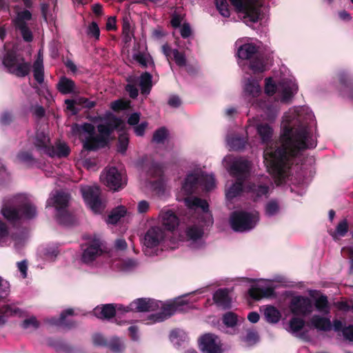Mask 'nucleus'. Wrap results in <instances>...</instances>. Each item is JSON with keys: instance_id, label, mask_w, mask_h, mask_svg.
<instances>
[{"instance_id": "1", "label": "nucleus", "mask_w": 353, "mask_h": 353, "mask_svg": "<svg viewBox=\"0 0 353 353\" xmlns=\"http://www.w3.org/2000/svg\"><path fill=\"white\" fill-rule=\"evenodd\" d=\"M314 115L308 107H297L286 112L281 123L280 145L271 142L273 129L267 123H259L253 118L249 119L246 132L255 126L261 143L267 146L263 152L267 170L277 185L285 183L290 176L293 157L301 151L316 145L314 135Z\"/></svg>"}, {"instance_id": "2", "label": "nucleus", "mask_w": 353, "mask_h": 353, "mask_svg": "<svg viewBox=\"0 0 353 353\" xmlns=\"http://www.w3.org/2000/svg\"><path fill=\"white\" fill-rule=\"evenodd\" d=\"M223 163L230 173L237 179V181L225 190L228 200L233 199L243 192L250 194L254 199L266 196L269 193L270 182L267 177H262L253 183H243V179L248 176L250 168L248 160L228 155L223 159Z\"/></svg>"}, {"instance_id": "3", "label": "nucleus", "mask_w": 353, "mask_h": 353, "mask_svg": "<svg viewBox=\"0 0 353 353\" xmlns=\"http://www.w3.org/2000/svg\"><path fill=\"white\" fill-rule=\"evenodd\" d=\"M183 200L185 205L197 214V223L188 226L184 232L179 234V240L187 243L190 247L197 248L203 245L205 228L213 224L212 215L205 200L190 196Z\"/></svg>"}, {"instance_id": "4", "label": "nucleus", "mask_w": 353, "mask_h": 353, "mask_svg": "<svg viewBox=\"0 0 353 353\" xmlns=\"http://www.w3.org/2000/svg\"><path fill=\"white\" fill-rule=\"evenodd\" d=\"M192 308L191 304L185 296L176 299L172 303L165 305L161 301L154 299L141 298L130 303L128 306H119V310L128 312H154L161 310V312L151 315L153 323L163 321L176 312H186Z\"/></svg>"}, {"instance_id": "5", "label": "nucleus", "mask_w": 353, "mask_h": 353, "mask_svg": "<svg viewBox=\"0 0 353 353\" xmlns=\"http://www.w3.org/2000/svg\"><path fill=\"white\" fill-rule=\"evenodd\" d=\"M1 212L8 221L15 222L35 217L37 209L27 194H18L4 201Z\"/></svg>"}, {"instance_id": "6", "label": "nucleus", "mask_w": 353, "mask_h": 353, "mask_svg": "<svg viewBox=\"0 0 353 353\" xmlns=\"http://www.w3.org/2000/svg\"><path fill=\"white\" fill-rule=\"evenodd\" d=\"M262 93L259 81L252 77L247 78L243 85V94L246 102L250 106L262 110L268 121H273L277 116L279 107L262 99H259Z\"/></svg>"}, {"instance_id": "7", "label": "nucleus", "mask_w": 353, "mask_h": 353, "mask_svg": "<svg viewBox=\"0 0 353 353\" xmlns=\"http://www.w3.org/2000/svg\"><path fill=\"white\" fill-rule=\"evenodd\" d=\"M72 130L74 134L79 135L84 148L96 150L105 145L112 129L109 125L100 124L98 125V136H94V127L90 123L77 124L72 126Z\"/></svg>"}, {"instance_id": "8", "label": "nucleus", "mask_w": 353, "mask_h": 353, "mask_svg": "<svg viewBox=\"0 0 353 353\" xmlns=\"http://www.w3.org/2000/svg\"><path fill=\"white\" fill-rule=\"evenodd\" d=\"M250 39H241L236 41L237 56L241 60H250V68L254 72H262L267 70V63L263 58L256 54L258 47L250 42Z\"/></svg>"}, {"instance_id": "9", "label": "nucleus", "mask_w": 353, "mask_h": 353, "mask_svg": "<svg viewBox=\"0 0 353 353\" xmlns=\"http://www.w3.org/2000/svg\"><path fill=\"white\" fill-rule=\"evenodd\" d=\"M298 85L292 79H282L276 83L271 77L265 80V92L268 96L277 94L279 100L283 103L288 102L296 93Z\"/></svg>"}, {"instance_id": "10", "label": "nucleus", "mask_w": 353, "mask_h": 353, "mask_svg": "<svg viewBox=\"0 0 353 353\" xmlns=\"http://www.w3.org/2000/svg\"><path fill=\"white\" fill-rule=\"evenodd\" d=\"M199 185H201L207 191L211 190L216 186L213 174H205L201 168L188 172L183 184L181 190L185 194L190 195L194 193Z\"/></svg>"}, {"instance_id": "11", "label": "nucleus", "mask_w": 353, "mask_h": 353, "mask_svg": "<svg viewBox=\"0 0 353 353\" xmlns=\"http://www.w3.org/2000/svg\"><path fill=\"white\" fill-rule=\"evenodd\" d=\"M259 221V213L256 210H236L230 216V225L235 232H246L254 229Z\"/></svg>"}, {"instance_id": "12", "label": "nucleus", "mask_w": 353, "mask_h": 353, "mask_svg": "<svg viewBox=\"0 0 353 353\" xmlns=\"http://www.w3.org/2000/svg\"><path fill=\"white\" fill-rule=\"evenodd\" d=\"M34 145L41 153L51 157H65L70 153V149L65 143L59 142L55 146L52 145L49 137L43 131L37 132Z\"/></svg>"}, {"instance_id": "13", "label": "nucleus", "mask_w": 353, "mask_h": 353, "mask_svg": "<svg viewBox=\"0 0 353 353\" xmlns=\"http://www.w3.org/2000/svg\"><path fill=\"white\" fill-rule=\"evenodd\" d=\"M244 23L247 25L257 22L261 17L260 0H230Z\"/></svg>"}, {"instance_id": "14", "label": "nucleus", "mask_w": 353, "mask_h": 353, "mask_svg": "<svg viewBox=\"0 0 353 353\" xmlns=\"http://www.w3.org/2000/svg\"><path fill=\"white\" fill-rule=\"evenodd\" d=\"M70 196L62 191H54L50 194L47 201V206L54 207L57 212V219L61 224L70 223V214L66 210Z\"/></svg>"}, {"instance_id": "15", "label": "nucleus", "mask_w": 353, "mask_h": 353, "mask_svg": "<svg viewBox=\"0 0 353 353\" xmlns=\"http://www.w3.org/2000/svg\"><path fill=\"white\" fill-rule=\"evenodd\" d=\"M3 63L10 72L17 77H25L30 70V63L25 61L23 58L17 55L14 51L6 52L3 59Z\"/></svg>"}, {"instance_id": "16", "label": "nucleus", "mask_w": 353, "mask_h": 353, "mask_svg": "<svg viewBox=\"0 0 353 353\" xmlns=\"http://www.w3.org/2000/svg\"><path fill=\"white\" fill-rule=\"evenodd\" d=\"M165 232L159 226L150 228L143 238V251L147 256L157 254L158 247L163 241Z\"/></svg>"}, {"instance_id": "17", "label": "nucleus", "mask_w": 353, "mask_h": 353, "mask_svg": "<svg viewBox=\"0 0 353 353\" xmlns=\"http://www.w3.org/2000/svg\"><path fill=\"white\" fill-rule=\"evenodd\" d=\"M81 192L86 205L94 214H100L105 204L100 198V189L97 185H81Z\"/></svg>"}, {"instance_id": "18", "label": "nucleus", "mask_w": 353, "mask_h": 353, "mask_svg": "<svg viewBox=\"0 0 353 353\" xmlns=\"http://www.w3.org/2000/svg\"><path fill=\"white\" fill-rule=\"evenodd\" d=\"M101 180L107 187L114 191L123 188L126 184L125 176L114 167L105 170L101 175Z\"/></svg>"}, {"instance_id": "19", "label": "nucleus", "mask_w": 353, "mask_h": 353, "mask_svg": "<svg viewBox=\"0 0 353 353\" xmlns=\"http://www.w3.org/2000/svg\"><path fill=\"white\" fill-rule=\"evenodd\" d=\"M81 261L82 263L90 265L102 253L101 243L99 239L93 238L85 245H82Z\"/></svg>"}, {"instance_id": "20", "label": "nucleus", "mask_w": 353, "mask_h": 353, "mask_svg": "<svg viewBox=\"0 0 353 353\" xmlns=\"http://www.w3.org/2000/svg\"><path fill=\"white\" fill-rule=\"evenodd\" d=\"M289 307L294 315L307 316L313 312V301L307 296H295L291 299Z\"/></svg>"}, {"instance_id": "21", "label": "nucleus", "mask_w": 353, "mask_h": 353, "mask_svg": "<svg viewBox=\"0 0 353 353\" xmlns=\"http://www.w3.org/2000/svg\"><path fill=\"white\" fill-rule=\"evenodd\" d=\"M32 19V14L28 10H23L17 12L13 23L16 29L19 30L26 41L32 40V34L28 26V21Z\"/></svg>"}, {"instance_id": "22", "label": "nucleus", "mask_w": 353, "mask_h": 353, "mask_svg": "<svg viewBox=\"0 0 353 353\" xmlns=\"http://www.w3.org/2000/svg\"><path fill=\"white\" fill-rule=\"evenodd\" d=\"M199 346L203 353H222L221 343L213 334H205L199 339Z\"/></svg>"}, {"instance_id": "23", "label": "nucleus", "mask_w": 353, "mask_h": 353, "mask_svg": "<svg viewBox=\"0 0 353 353\" xmlns=\"http://www.w3.org/2000/svg\"><path fill=\"white\" fill-rule=\"evenodd\" d=\"M122 305L105 304L102 306H97L94 309V314L99 319H108L115 314L125 313L123 310H119L118 307Z\"/></svg>"}, {"instance_id": "24", "label": "nucleus", "mask_w": 353, "mask_h": 353, "mask_svg": "<svg viewBox=\"0 0 353 353\" xmlns=\"http://www.w3.org/2000/svg\"><path fill=\"white\" fill-rule=\"evenodd\" d=\"M159 221L168 230H174L179 223L174 212L169 209H163L159 213Z\"/></svg>"}, {"instance_id": "25", "label": "nucleus", "mask_w": 353, "mask_h": 353, "mask_svg": "<svg viewBox=\"0 0 353 353\" xmlns=\"http://www.w3.org/2000/svg\"><path fill=\"white\" fill-rule=\"evenodd\" d=\"M162 51L167 59H173L179 67L186 65V57L184 53L179 52L176 49H172L168 44L162 46Z\"/></svg>"}, {"instance_id": "26", "label": "nucleus", "mask_w": 353, "mask_h": 353, "mask_svg": "<svg viewBox=\"0 0 353 353\" xmlns=\"http://www.w3.org/2000/svg\"><path fill=\"white\" fill-rule=\"evenodd\" d=\"M249 295L254 300L271 297L274 295V288L270 286H262L260 284L252 285L249 290Z\"/></svg>"}, {"instance_id": "27", "label": "nucleus", "mask_w": 353, "mask_h": 353, "mask_svg": "<svg viewBox=\"0 0 353 353\" xmlns=\"http://www.w3.org/2000/svg\"><path fill=\"white\" fill-rule=\"evenodd\" d=\"M213 300L218 307L223 309L230 307L232 303L230 291L225 288L216 290L213 295Z\"/></svg>"}, {"instance_id": "28", "label": "nucleus", "mask_w": 353, "mask_h": 353, "mask_svg": "<svg viewBox=\"0 0 353 353\" xmlns=\"http://www.w3.org/2000/svg\"><path fill=\"white\" fill-rule=\"evenodd\" d=\"M310 323L314 328L321 331H329L332 329L330 318L314 314L310 320Z\"/></svg>"}, {"instance_id": "29", "label": "nucleus", "mask_w": 353, "mask_h": 353, "mask_svg": "<svg viewBox=\"0 0 353 353\" xmlns=\"http://www.w3.org/2000/svg\"><path fill=\"white\" fill-rule=\"evenodd\" d=\"M311 296L314 297V303L315 308L317 311L322 313L323 314H328L330 311V307L327 300V297L323 294H319L314 296L312 292H310Z\"/></svg>"}, {"instance_id": "30", "label": "nucleus", "mask_w": 353, "mask_h": 353, "mask_svg": "<svg viewBox=\"0 0 353 353\" xmlns=\"http://www.w3.org/2000/svg\"><path fill=\"white\" fill-rule=\"evenodd\" d=\"M23 312L14 305H6L0 309V325L3 324L6 319L12 316H22Z\"/></svg>"}, {"instance_id": "31", "label": "nucleus", "mask_w": 353, "mask_h": 353, "mask_svg": "<svg viewBox=\"0 0 353 353\" xmlns=\"http://www.w3.org/2000/svg\"><path fill=\"white\" fill-rule=\"evenodd\" d=\"M263 311L266 321L270 323H277L281 318V312L272 305L264 306Z\"/></svg>"}, {"instance_id": "32", "label": "nucleus", "mask_w": 353, "mask_h": 353, "mask_svg": "<svg viewBox=\"0 0 353 353\" xmlns=\"http://www.w3.org/2000/svg\"><path fill=\"white\" fill-rule=\"evenodd\" d=\"M127 209L123 205H119L113 209L106 220L108 224H116L124 216L128 214Z\"/></svg>"}, {"instance_id": "33", "label": "nucleus", "mask_w": 353, "mask_h": 353, "mask_svg": "<svg viewBox=\"0 0 353 353\" xmlns=\"http://www.w3.org/2000/svg\"><path fill=\"white\" fill-rule=\"evenodd\" d=\"M57 89L63 94H70L75 91V84L72 80L63 77L57 83Z\"/></svg>"}, {"instance_id": "34", "label": "nucleus", "mask_w": 353, "mask_h": 353, "mask_svg": "<svg viewBox=\"0 0 353 353\" xmlns=\"http://www.w3.org/2000/svg\"><path fill=\"white\" fill-rule=\"evenodd\" d=\"M333 327L336 332L341 330L346 339L353 341V324L348 327H344L341 321L335 319L333 321Z\"/></svg>"}, {"instance_id": "35", "label": "nucleus", "mask_w": 353, "mask_h": 353, "mask_svg": "<svg viewBox=\"0 0 353 353\" xmlns=\"http://www.w3.org/2000/svg\"><path fill=\"white\" fill-rule=\"evenodd\" d=\"M349 225L347 219L341 220L336 225L334 231H330V234L334 240H339L341 237H343L347 233Z\"/></svg>"}, {"instance_id": "36", "label": "nucleus", "mask_w": 353, "mask_h": 353, "mask_svg": "<svg viewBox=\"0 0 353 353\" xmlns=\"http://www.w3.org/2000/svg\"><path fill=\"white\" fill-rule=\"evenodd\" d=\"M139 81V86L141 88V93L143 94H148L152 88V76L148 72L143 73L139 78L136 79Z\"/></svg>"}, {"instance_id": "37", "label": "nucleus", "mask_w": 353, "mask_h": 353, "mask_svg": "<svg viewBox=\"0 0 353 353\" xmlns=\"http://www.w3.org/2000/svg\"><path fill=\"white\" fill-rule=\"evenodd\" d=\"M281 211V206L279 203L274 199L268 201L264 207V212L265 216L272 217L276 216Z\"/></svg>"}, {"instance_id": "38", "label": "nucleus", "mask_w": 353, "mask_h": 353, "mask_svg": "<svg viewBox=\"0 0 353 353\" xmlns=\"http://www.w3.org/2000/svg\"><path fill=\"white\" fill-rule=\"evenodd\" d=\"M305 321L303 319L299 317L292 318L288 324V331L292 334L297 335L303 328Z\"/></svg>"}, {"instance_id": "39", "label": "nucleus", "mask_w": 353, "mask_h": 353, "mask_svg": "<svg viewBox=\"0 0 353 353\" xmlns=\"http://www.w3.org/2000/svg\"><path fill=\"white\" fill-rule=\"evenodd\" d=\"M227 144L230 150H238L242 149L246 141L239 136H228L226 138Z\"/></svg>"}, {"instance_id": "40", "label": "nucleus", "mask_w": 353, "mask_h": 353, "mask_svg": "<svg viewBox=\"0 0 353 353\" xmlns=\"http://www.w3.org/2000/svg\"><path fill=\"white\" fill-rule=\"evenodd\" d=\"M170 339L175 346H180L183 343L187 341L188 336L186 333L181 330H176L171 332Z\"/></svg>"}, {"instance_id": "41", "label": "nucleus", "mask_w": 353, "mask_h": 353, "mask_svg": "<svg viewBox=\"0 0 353 353\" xmlns=\"http://www.w3.org/2000/svg\"><path fill=\"white\" fill-rule=\"evenodd\" d=\"M33 73L34 79L39 83H42L44 80L43 59L36 60L33 64Z\"/></svg>"}, {"instance_id": "42", "label": "nucleus", "mask_w": 353, "mask_h": 353, "mask_svg": "<svg viewBox=\"0 0 353 353\" xmlns=\"http://www.w3.org/2000/svg\"><path fill=\"white\" fill-rule=\"evenodd\" d=\"M17 160L21 163L26 165H32L35 163V159L33 157L31 152L28 151H20L17 155Z\"/></svg>"}, {"instance_id": "43", "label": "nucleus", "mask_w": 353, "mask_h": 353, "mask_svg": "<svg viewBox=\"0 0 353 353\" xmlns=\"http://www.w3.org/2000/svg\"><path fill=\"white\" fill-rule=\"evenodd\" d=\"M243 320L242 318H239L236 314L232 312L225 313L223 316V322L225 325L228 327H234L238 323Z\"/></svg>"}, {"instance_id": "44", "label": "nucleus", "mask_w": 353, "mask_h": 353, "mask_svg": "<svg viewBox=\"0 0 353 353\" xmlns=\"http://www.w3.org/2000/svg\"><path fill=\"white\" fill-rule=\"evenodd\" d=\"M74 311L72 309H67L61 314L59 319L52 320L51 323L59 326H68V321L66 320L67 316H72Z\"/></svg>"}, {"instance_id": "45", "label": "nucleus", "mask_w": 353, "mask_h": 353, "mask_svg": "<svg viewBox=\"0 0 353 353\" xmlns=\"http://www.w3.org/2000/svg\"><path fill=\"white\" fill-rule=\"evenodd\" d=\"M9 239L8 228L4 222L0 220V247L7 245Z\"/></svg>"}, {"instance_id": "46", "label": "nucleus", "mask_w": 353, "mask_h": 353, "mask_svg": "<svg viewBox=\"0 0 353 353\" xmlns=\"http://www.w3.org/2000/svg\"><path fill=\"white\" fill-rule=\"evenodd\" d=\"M216 9L219 13L224 17H229L230 15L228 8V3L226 0H214Z\"/></svg>"}, {"instance_id": "47", "label": "nucleus", "mask_w": 353, "mask_h": 353, "mask_svg": "<svg viewBox=\"0 0 353 353\" xmlns=\"http://www.w3.org/2000/svg\"><path fill=\"white\" fill-rule=\"evenodd\" d=\"M39 326V323L34 316L25 319L21 323L22 328L29 331L34 330L37 329Z\"/></svg>"}, {"instance_id": "48", "label": "nucleus", "mask_w": 353, "mask_h": 353, "mask_svg": "<svg viewBox=\"0 0 353 353\" xmlns=\"http://www.w3.org/2000/svg\"><path fill=\"white\" fill-rule=\"evenodd\" d=\"M167 130L165 128H161L154 132L152 141L156 143H163L167 139Z\"/></svg>"}, {"instance_id": "49", "label": "nucleus", "mask_w": 353, "mask_h": 353, "mask_svg": "<svg viewBox=\"0 0 353 353\" xmlns=\"http://www.w3.org/2000/svg\"><path fill=\"white\" fill-rule=\"evenodd\" d=\"M129 142L128 134L125 132H123L119 134V143H118V151L120 153L124 154L128 148Z\"/></svg>"}, {"instance_id": "50", "label": "nucleus", "mask_w": 353, "mask_h": 353, "mask_svg": "<svg viewBox=\"0 0 353 353\" xmlns=\"http://www.w3.org/2000/svg\"><path fill=\"white\" fill-rule=\"evenodd\" d=\"M133 59L143 67H147L150 63V57L145 53L137 52L133 54Z\"/></svg>"}, {"instance_id": "51", "label": "nucleus", "mask_w": 353, "mask_h": 353, "mask_svg": "<svg viewBox=\"0 0 353 353\" xmlns=\"http://www.w3.org/2000/svg\"><path fill=\"white\" fill-rule=\"evenodd\" d=\"M128 84L126 85L125 89L129 93L130 97L134 99L138 96V89L134 83L136 82L135 77H130L128 80Z\"/></svg>"}, {"instance_id": "52", "label": "nucleus", "mask_w": 353, "mask_h": 353, "mask_svg": "<svg viewBox=\"0 0 353 353\" xmlns=\"http://www.w3.org/2000/svg\"><path fill=\"white\" fill-rule=\"evenodd\" d=\"M59 254V250L57 247L50 246L47 247L44 249L43 255L45 256L46 259L49 261H53Z\"/></svg>"}, {"instance_id": "53", "label": "nucleus", "mask_w": 353, "mask_h": 353, "mask_svg": "<svg viewBox=\"0 0 353 353\" xmlns=\"http://www.w3.org/2000/svg\"><path fill=\"white\" fill-rule=\"evenodd\" d=\"M243 341L248 345H252L259 341V336L256 332L249 330L244 337Z\"/></svg>"}, {"instance_id": "54", "label": "nucleus", "mask_w": 353, "mask_h": 353, "mask_svg": "<svg viewBox=\"0 0 353 353\" xmlns=\"http://www.w3.org/2000/svg\"><path fill=\"white\" fill-rule=\"evenodd\" d=\"M137 265L136 261L132 259H127L120 262V270L122 271H130Z\"/></svg>"}, {"instance_id": "55", "label": "nucleus", "mask_w": 353, "mask_h": 353, "mask_svg": "<svg viewBox=\"0 0 353 353\" xmlns=\"http://www.w3.org/2000/svg\"><path fill=\"white\" fill-rule=\"evenodd\" d=\"M88 34L98 39L100 36L99 28L96 22H92L88 28Z\"/></svg>"}, {"instance_id": "56", "label": "nucleus", "mask_w": 353, "mask_h": 353, "mask_svg": "<svg viewBox=\"0 0 353 353\" xmlns=\"http://www.w3.org/2000/svg\"><path fill=\"white\" fill-rule=\"evenodd\" d=\"M14 246L16 249H20L26 243L27 236L26 234L14 235L12 236Z\"/></svg>"}, {"instance_id": "57", "label": "nucleus", "mask_w": 353, "mask_h": 353, "mask_svg": "<svg viewBox=\"0 0 353 353\" xmlns=\"http://www.w3.org/2000/svg\"><path fill=\"white\" fill-rule=\"evenodd\" d=\"M129 102L123 100H117L111 103V108L115 111L127 109Z\"/></svg>"}, {"instance_id": "58", "label": "nucleus", "mask_w": 353, "mask_h": 353, "mask_svg": "<svg viewBox=\"0 0 353 353\" xmlns=\"http://www.w3.org/2000/svg\"><path fill=\"white\" fill-rule=\"evenodd\" d=\"M110 349L115 352L121 351L123 348V344L120 339L114 338L110 343Z\"/></svg>"}, {"instance_id": "59", "label": "nucleus", "mask_w": 353, "mask_h": 353, "mask_svg": "<svg viewBox=\"0 0 353 353\" xmlns=\"http://www.w3.org/2000/svg\"><path fill=\"white\" fill-rule=\"evenodd\" d=\"M148 123L143 121L141 123H138L134 127V132L138 137H142L144 135L145 129L148 128Z\"/></svg>"}, {"instance_id": "60", "label": "nucleus", "mask_w": 353, "mask_h": 353, "mask_svg": "<svg viewBox=\"0 0 353 353\" xmlns=\"http://www.w3.org/2000/svg\"><path fill=\"white\" fill-rule=\"evenodd\" d=\"M17 268L20 271L23 278H26L27 276V271H28V265L26 261H22L17 263Z\"/></svg>"}, {"instance_id": "61", "label": "nucleus", "mask_w": 353, "mask_h": 353, "mask_svg": "<svg viewBox=\"0 0 353 353\" xmlns=\"http://www.w3.org/2000/svg\"><path fill=\"white\" fill-rule=\"evenodd\" d=\"M181 35L183 38H187L191 34V29L188 23H183L180 29Z\"/></svg>"}, {"instance_id": "62", "label": "nucleus", "mask_w": 353, "mask_h": 353, "mask_svg": "<svg viewBox=\"0 0 353 353\" xmlns=\"http://www.w3.org/2000/svg\"><path fill=\"white\" fill-rule=\"evenodd\" d=\"M139 120H140V114L135 112V113L132 114L129 117L128 123L130 125L135 126L136 125H137L139 123Z\"/></svg>"}, {"instance_id": "63", "label": "nucleus", "mask_w": 353, "mask_h": 353, "mask_svg": "<svg viewBox=\"0 0 353 353\" xmlns=\"http://www.w3.org/2000/svg\"><path fill=\"white\" fill-rule=\"evenodd\" d=\"M181 103V99L179 97L173 95L168 99V104L173 108H178Z\"/></svg>"}, {"instance_id": "64", "label": "nucleus", "mask_w": 353, "mask_h": 353, "mask_svg": "<svg viewBox=\"0 0 353 353\" xmlns=\"http://www.w3.org/2000/svg\"><path fill=\"white\" fill-rule=\"evenodd\" d=\"M149 203L146 201H141L137 205V210L139 213H145L149 209Z\"/></svg>"}]
</instances>
